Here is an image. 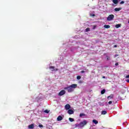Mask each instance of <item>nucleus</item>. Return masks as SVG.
Segmentation results:
<instances>
[{"mask_svg": "<svg viewBox=\"0 0 129 129\" xmlns=\"http://www.w3.org/2000/svg\"><path fill=\"white\" fill-rule=\"evenodd\" d=\"M73 88H77V84H72L71 85H70L69 86L64 87V90H67L68 92L71 93L74 91V89Z\"/></svg>", "mask_w": 129, "mask_h": 129, "instance_id": "nucleus-1", "label": "nucleus"}, {"mask_svg": "<svg viewBox=\"0 0 129 129\" xmlns=\"http://www.w3.org/2000/svg\"><path fill=\"white\" fill-rule=\"evenodd\" d=\"M87 124V121L86 120H84L83 121L81 122L79 124L78 126L80 127H84V126Z\"/></svg>", "mask_w": 129, "mask_h": 129, "instance_id": "nucleus-2", "label": "nucleus"}, {"mask_svg": "<svg viewBox=\"0 0 129 129\" xmlns=\"http://www.w3.org/2000/svg\"><path fill=\"white\" fill-rule=\"evenodd\" d=\"M114 19V15L111 14L108 16L107 18V21H112Z\"/></svg>", "mask_w": 129, "mask_h": 129, "instance_id": "nucleus-3", "label": "nucleus"}, {"mask_svg": "<svg viewBox=\"0 0 129 129\" xmlns=\"http://www.w3.org/2000/svg\"><path fill=\"white\" fill-rule=\"evenodd\" d=\"M66 93V91L64 90H62L58 93L59 96H62V95H64Z\"/></svg>", "mask_w": 129, "mask_h": 129, "instance_id": "nucleus-4", "label": "nucleus"}, {"mask_svg": "<svg viewBox=\"0 0 129 129\" xmlns=\"http://www.w3.org/2000/svg\"><path fill=\"white\" fill-rule=\"evenodd\" d=\"M49 69H52L51 71H58V69H55V67L54 66H50Z\"/></svg>", "mask_w": 129, "mask_h": 129, "instance_id": "nucleus-5", "label": "nucleus"}, {"mask_svg": "<svg viewBox=\"0 0 129 129\" xmlns=\"http://www.w3.org/2000/svg\"><path fill=\"white\" fill-rule=\"evenodd\" d=\"M114 96V95H113V94H111L107 97V99H108V100H109L110 99H112V98H113Z\"/></svg>", "mask_w": 129, "mask_h": 129, "instance_id": "nucleus-6", "label": "nucleus"}, {"mask_svg": "<svg viewBox=\"0 0 129 129\" xmlns=\"http://www.w3.org/2000/svg\"><path fill=\"white\" fill-rule=\"evenodd\" d=\"M62 119H63V117H62V116L61 115L58 116L57 118V121H61V120H62Z\"/></svg>", "mask_w": 129, "mask_h": 129, "instance_id": "nucleus-7", "label": "nucleus"}, {"mask_svg": "<svg viewBox=\"0 0 129 129\" xmlns=\"http://www.w3.org/2000/svg\"><path fill=\"white\" fill-rule=\"evenodd\" d=\"M68 113H69V114H73L74 113V111L72 109H69Z\"/></svg>", "mask_w": 129, "mask_h": 129, "instance_id": "nucleus-8", "label": "nucleus"}, {"mask_svg": "<svg viewBox=\"0 0 129 129\" xmlns=\"http://www.w3.org/2000/svg\"><path fill=\"white\" fill-rule=\"evenodd\" d=\"M70 105H69V104H67L65 105V109H66L67 110H68V109H70Z\"/></svg>", "mask_w": 129, "mask_h": 129, "instance_id": "nucleus-9", "label": "nucleus"}, {"mask_svg": "<svg viewBox=\"0 0 129 129\" xmlns=\"http://www.w3.org/2000/svg\"><path fill=\"white\" fill-rule=\"evenodd\" d=\"M122 9V8H116L114 9V11L115 12H119V11H121V10Z\"/></svg>", "mask_w": 129, "mask_h": 129, "instance_id": "nucleus-10", "label": "nucleus"}, {"mask_svg": "<svg viewBox=\"0 0 129 129\" xmlns=\"http://www.w3.org/2000/svg\"><path fill=\"white\" fill-rule=\"evenodd\" d=\"M29 128H34V127H35V126H34V124H31L29 125L28 126Z\"/></svg>", "mask_w": 129, "mask_h": 129, "instance_id": "nucleus-11", "label": "nucleus"}, {"mask_svg": "<svg viewBox=\"0 0 129 129\" xmlns=\"http://www.w3.org/2000/svg\"><path fill=\"white\" fill-rule=\"evenodd\" d=\"M112 2L114 5H117L118 4V0H112Z\"/></svg>", "mask_w": 129, "mask_h": 129, "instance_id": "nucleus-12", "label": "nucleus"}, {"mask_svg": "<svg viewBox=\"0 0 129 129\" xmlns=\"http://www.w3.org/2000/svg\"><path fill=\"white\" fill-rule=\"evenodd\" d=\"M106 113H107V112L106 110H103L101 112V114H102L103 115L106 114Z\"/></svg>", "mask_w": 129, "mask_h": 129, "instance_id": "nucleus-13", "label": "nucleus"}, {"mask_svg": "<svg viewBox=\"0 0 129 129\" xmlns=\"http://www.w3.org/2000/svg\"><path fill=\"white\" fill-rule=\"evenodd\" d=\"M104 28H105V29H109L110 28V26L107 25H105L104 26Z\"/></svg>", "mask_w": 129, "mask_h": 129, "instance_id": "nucleus-14", "label": "nucleus"}, {"mask_svg": "<svg viewBox=\"0 0 129 129\" xmlns=\"http://www.w3.org/2000/svg\"><path fill=\"white\" fill-rule=\"evenodd\" d=\"M125 92H126V91L124 89H122L121 90V93L122 94H124L125 93Z\"/></svg>", "mask_w": 129, "mask_h": 129, "instance_id": "nucleus-15", "label": "nucleus"}, {"mask_svg": "<svg viewBox=\"0 0 129 129\" xmlns=\"http://www.w3.org/2000/svg\"><path fill=\"white\" fill-rule=\"evenodd\" d=\"M105 91H106V90L105 89H103L101 91V94H104L105 93Z\"/></svg>", "mask_w": 129, "mask_h": 129, "instance_id": "nucleus-16", "label": "nucleus"}, {"mask_svg": "<svg viewBox=\"0 0 129 129\" xmlns=\"http://www.w3.org/2000/svg\"><path fill=\"white\" fill-rule=\"evenodd\" d=\"M93 122H94V123H95V124H97V123H98V121H97L95 119H93Z\"/></svg>", "mask_w": 129, "mask_h": 129, "instance_id": "nucleus-17", "label": "nucleus"}, {"mask_svg": "<svg viewBox=\"0 0 129 129\" xmlns=\"http://www.w3.org/2000/svg\"><path fill=\"white\" fill-rule=\"evenodd\" d=\"M86 114L85 113H82L80 114V117H82V116H85Z\"/></svg>", "mask_w": 129, "mask_h": 129, "instance_id": "nucleus-18", "label": "nucleus"}, {"mask_svg": "<svg viewBox=\"0 0 129 129\" xmlns=\"http://www.w3.org/2000/svg\"><path fill=\"white\" fill-rule=\"evenodd\" d=\"M115 28L118 29V28H120V24H117L115 25Z\"/></svg>", "mask_w": 129, "mask_h": 129, "instance_id": "nucleus-19", "label": "nucleus"}, {"mask_svg": "<svg viewBox=\"0 0 129 129\" xmlns=\"http://www.w3.org/2000/svg\"><path fill=\"white\" fill-rule=\"evenodd\" d=\"M69 119L70 121H71V122H72L73 121H74V119L73 118H69Z\"/></svg>", "mask_w": 129, "mask_h": 129, "instance_id": "nucleus-20", "label": "nucleus"}, {"mask_svg": "<svg viewBox=\"0 0 129 129\" xmlns=\"http://www.w3.org/2000/svg\"><path fill=\"white\" fill-rule=\"evenodd\" d=\"M77 79H78V80H80V79H81V77L80 76H78L77 77Z\"/></svg>", "mask_w": 129, "mask_h": 129, "instance_id": "nucleus-21", "label": "nucleus"}, {"mask_svg": "<svg viewBox=\"0 0 129 129\" xmlns=\"http://www.w3.org/2000/svg\"><path fill=\"white\" fill-rule=\"evenodd\" d=\"M90 31V28L88 27L86 29V32H89Z\"/></svg>", "mask_w": 129, "mask_h": 129, "instance_id": "nucleus-22", "label": "nucleus"}, {"mask_svg": "<svg viewBox=\"0 0 129 129\" xmlns=\"http://www.w3.org/2000/svg\"><path fill=\"white\" fill-rule=\"evenodd\" d=\"M96 29V25H94L93 27V30H95Z\"/></svg>", "mask_w": 129, "mask_h": 129, "instance_id": "nucleus-23", "label": "nucleus"}, {"mask_svg": "<svg viewBox=\"0 0 129 129\" xmlns=\"http://www.w3.org/2000/svg\"><path fill=\"white\" fill-rule=\"evenodd\" d=\"M123 4H124V1H121V2L120 3V5H123Z\"/></svg>", "mask_w": 129, "mask_h": 129, "instance_id": "nucleus-24", "label": "nucleus"}, {"mask_svg": "<svg viewBox=\"0 0 129 129\" xmlns=\"http://www.w3.org/2000/svg\"><path fill=\"white\" fill-rule=\"evenodd\" d=\"M107 60H110V57L108 56H107Z\"/></svg>", "mask_w": 129, "mask_h": 129, "instance_id": "nucleus-25", "label": "nucleus"}, {"mask_svg": "<svg viewBox=\"0 0 129 129\" xmlns=\"http://www.w3.org/2000/svg\"><path fill=\"white\" fill-rule=\"evenodd\" d=\"M44 112H45L46 113H49V111L48 110H45L44 111Z\"/></svg>", "mask_w": 129, "mask_h": 129, "instance_id": "nucleus-26", "label": "nucleus"}, {"mask_svg": "<svg viewBox=\"0 0 129 129\" xmlns=\"http://www.w3.org/2000/svg\"><path fill=\"white\" fill-rule=\"evenodd\" d=\"M111 103H112V101H110L108 102V104H111Z\"/></svg>", "mask_w": 129, "mask_h": 129, "instance_id": "nucleus-27", "label": "nucleus"}, {"mask_svg": "<svg viewBox=\"0 0 129 129\" xmlns=\"http://www.w3.org/2000/svg\"><path fill=\"white\" fill-rule=\"evenodd\" d=\"M43 126L42 124H39V127H43Z\"/></svg>", "mask_w": 129, "mask_h": 129, "instance_id": "nucleus-28", "label": "nucleus"}, {"mask_svg": "<svg viewBox=\"0 0 129 129\" xmlns=\"http://www.w3.org/2000/svg\"><path fill=\"white\" fill-rule=\"evenodd\" d=\"M115 65V66H118V62H116Z\"/></svg>", "mask_w": 129, "mask_h": 129, "instance_id": "nucleus-29", "label": "nucleus"}, {"mask_svg": "<svg viewBox=\"0 0 129 129\" xmlns=\"http://www.w3.org/2000/svg\"><path fill=\"white\" fill-rule=\"evenodd\" d=\"M126 78H129V75H127V76H126Z\"/></svg>", "mask_w": 129, "mask_h": 129, "instance_id": "nucleus-30", "label": "nucleus"}, {"mask_svg": "<svg viewBox=\"0 0 129 129\" xmlns=\"http://www.w3.org/2000/svg\"><path fill=\"white\" fill-rule=\"evenodd\" d=\"M117 56H118V54H115V55H114V57H117Z\"/></svg>", "mask_w": 129, "mask_h": 129, "instance_id": "nucleus-31", "label": "nucleus"}, {"mask_svg": "<svg viewBox=\"0 0 129 129\" xmlns=\"http://www.w3.org/2000/svg\"><path fill=\"white\" fill-rule=\"evenodd\" d=\"M114 48H116L117 47V45H114Z\"/></svg>", "mask_w": 129, "mask_h": 129, "instance_id": "nucleus-32", "label": "nucleus"}, {"mask_svg": "<svg viewBox=\"0 0 129 129\" xmlns=\"http://www.w3.org/2000/svg\"><path fill=\"white\" fill-rule=\"evenodd\" d=\"M84 72H85V71H81V73H84Z\"/></svg>", "mask_w": 129, "mask_h": 129, "instance_id": "nucleus-33", "label": "nucleus"}, {"mask_svg": "<svg viewBox=\"0 0 129 129\" xmlns=\"http://www.w3.org/2000/svg\"><path fill=\"white\" fill-rule=\"evenodd\" d=\"M126 82H127L128 83H129V79L126 80Z\"/></svg>", "mask_w": 129, "mask_h": 129, "instance_id": "nucleus-34", "label": "nucleus"}, {"mask_svg": "<svg viewBox=\"0 0 129 129\" xmlns=\"http://www.w3.org/2000/svg\"><path fill=\"white\" fill-rule=\"evenodd\" d=\"M93 17H95V15L93 14Z\"/></svg>", "mask_w": 129, "mask_h": 129, "instance_id": "nucleus-35", "label": "nucleus"}, {"mask_svg": "<svg viewBox=\"0 0 129 129\" xmlns=\"http://www.w3.org/2000/svg\"><path fill=\"white\" fill-rule=\"evenodd\" d=\"M79 83H82V81H80Z\"/></svg>", "mask_w": 129, "mask_h": 129, "instance_id": "nucleus-36", "label": "nucleus"}, {"mask_svg": "<svg viewBox=\"0 0 129 129\" xmlns=\"http://www.w3.org/2000/svg\"><path fill=\"white\" fill-rule=\"evenodd\" d=\"M102 78H105V77L103 76Z\"/></svg>", "mask_w": 129, "mask_h": 129, "instance_id": "nucleus-37", "label": "nucleus"}]
</instances>
